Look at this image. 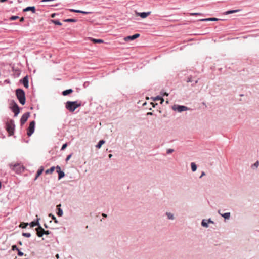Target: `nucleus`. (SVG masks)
<instances>
[{
	"label": "nucleus",
	"mask_w": 259,
	"mask_h": 259,
	"mask_svg": "<svg viewBox=\"0 0 259 259\" xmlns=\"http://www.w3.org/2000/svg\"><path fill=\"white\" fill-rule=\"evenodd\" d=\"M6 129L10 135H12L14 133L15 129L14 121L13 120H10L6 123Z\"/></svg>",
	"instance_id": "20e7f679"
},
{
	"label": "nucleus",
	"mask_w": 259,
	"mask_h": 259,
	"mask_svg": "<svg viewBox=\"0 0 259 259\" xmlns=\"http://www.w3.org/2000/svg\"><path fill=\"white\" fill-rule=\"evenodd\" d=\"M219 19L216 18H204L200 19V21H218Z\"/></svg>",
	"instance_id": "4468645a"
},
{
	"label": "nucleus",
	"mask_w": 259,
	"mask_h": 259,
	"mask_svg": "<svg viewBox=\"0 0 259 259\" xmlns=\"http://www.w3.org/2000/svg\"><path fill=\"white\" fill-rule=\"evenodd\" d=\"M139 36H140V34L138 33H136V34H134L133 35L128 36L127 37H125L124 38V39L126 41H131V40H133L138 38Z\"/></svg>",
	"instance_id": "6e6552de"
},
{
	"label": "nucleus",
	"mask_w": 259,
	"mask_h": 259,
	"mask_svg": "<svg viewBox=\"0 0 259 259\" xmlns=\"http://www.w3.org/2000/svg\"><path fill=\"white\" fill-rule=\"evenodd\" d=\"M24 18L23 17H21V18L20 19V21L21 22H23V21H24Z\"/></svg>",
	"instance_id": "3c124183"
},
{
	"label": "nucleus",
	"mask_w": 259,
	"mask_h": 259,
	"mask_svg": "<svg viewBox=\"0 0 259 259\" xmlns=\"http://www.w3.org/2000/svg\"><path fill=\"white\" fill-rule=\"evenodd\" d=\"M19 167L20 165L19 164H15L14 165H13V170H15V169L17 168V167Z\"/></svg>",
	"instance_id": "c03bdc74"
},
{
	"label": "nucleus",
	"mask_w": 259,
	"mask_h": 259,
	"mask_svg": "<svg viewBox=\"0 0 259 259\" xmlns=\"http://www.w3.org/2000/svg\"><path fill=\"white\" fill-rule=\"evenodd\" d=\"M22 236L26 237H30L31 236V234L30 233H23Z\"/></svg>",
	"instance_id": "f704fd0d"
},
{
	"label": "nucleus",
	"mask_w": 259,
	"mask_h": 259,
	"mask_svg": "<svg viewBox=\"0 0 259 259\" xmlns=\"http://www.w3.org/2000/svg\"><path fill=\"white\" fill-rule=\"evenodd\" d=\"M165 215L167 216V218L170 220H174L175 219V217L173 213L169 212H166L165 213Z\"/></svg>",
	"instance_id": "dca6fc26"
},
{
	"label": "nucleus",
	"mask_w": 259,
	"mask_h": 259,
	"mask_svg": "<svg viewBox=\"0 0 259 259\" xmlns=\"http://www.w3.org/2000/svg\"><path fill=\"white\" fill-rule=\"evenodd\" d=\"M44 170V168L41 167H40V168H39L37 171V174L36 175V177H35V180L37 179V178L42 174V171Z\"/></svg>",
	"instance_id": "4be33fe9"
},
{
	"label": "nucleus",
	"mask_w": 259,
	"mask_h": 259,
	"mask_svg": "<svg viewBox=\"0 0 259 259\" xmlns=\"http://www.w3.org/2000/svg\"><path fill=\"white\" fill-rule=\"evenodd\" d=\"M259 165V162L258 161H256L254 164H253V166H255V167H258Z\"/></svg>",
	"instance_id": "a18cd8bd"
},
{
	"label": "nucleus",
	"mask_w": 259,
	"mask_h": 259,
	"mask_svg": "<svg viewBox=\"0 0 259 259\" xmlns=\"http://www.w3.org/2000/svg\"><path fill=\"white\" fill-rule=\"evenodd\" d=\"M29 11H31L32 13H34L35 12V7L34 6H29L23 9L24 12H27Z\"/></svg>",
	"instance_id": "f8f14e48"
},
{
	"label": "nucleus",
	"mask_w": 259,
	"mask_h": 259,
	"mask_svg": "<svg viewBox=\"0 0 259 259\" xmlns=\"http://www.w3.org/2000/svg\"><path fill=\"white\" fill-rule=\"evenodd\" d=\"M28 224H29V223H22L20 224V227L21 228H25L28 225Z\"/></svg>",
	"instance_id": "72a5a7b5"
},
{
	"label": "nucleus",
	"mask_w": 259,
	"mask_h": 259,
	"mask_svg": "<svg viewBox=\"0 0 259 259\" xmlns=\"http://www.w3.org/2000/svg\"><path fill=\"white\" fill-rule=\"evenodd\" d=\"M191 166L192 171H195L197 169V165L194 162H192L191 163Z\"/></svg>",
	"instance_id": "bb28decb"
},
{
	"label": "nucleus",
	"mask_w": 259,
	"mask_h": 259,
	"mask_svg": "<svg viewBox=\"0 0 259 259\" xmlns=\"http://www.w3.org/2000/svg\"><path fill=\"white\" fill-rule=\"evenodd\" d=\"M44 226L46 228H48V226L46 224H45Z\"/></svg>",
	"instance_id": "bf43d9fd"
},
{
	"label": "nucleus",
	"mask_w": 259,
	"mask_h": 259,
	"mask_svg": "<svg viewBox=\"0 0 259 259\" xmlns=\"http://www.w3.org/2000/svg\"><path fill=\"white\" fill-rule=\"evenodd\" d=\"M18 244H20V245H22V242H21V241H20L18 242Z\"/></svg>",
	"instance_id": "6e6d98bb"
},
{
	"label": "nucleus",
	"mask_w": 259,
	"mask_h": 259,
	"mask_svg": "<svg viewBox=\"0 0 259 259\" xmlns=\"http://www.w3.org/2000/svg\"><path fill=\"white\" fill-rule=\"evenodd\" d=\"M218 213L220 214L222 217L224 218L225 219H229L230 217V212H226L224 214H222L220 212V210L218 211Z\"/></svg>",
	"instance_id": "ddd939ff"
},
{
	"label": "nucleus",
	"mask_w": 259,
	"mask_h": 259,
	"mask_svg": "<svg viewBox=\"0 0 259 259\" xmlns=\"http://www.w3.org/2000/svg\"><path fill=\"white\" fill-rule=\"evenodd\" d=\"M36 231H37V235L38 237H41L43 236V231H42V230H40V229H39V227L36 228Z\"/></svg>",
	"instance_id": "412c9836"
},
{
	"label": "nucleus",
	"mask_w": 259,
	"mask_h": 259,
	"mask_svg": "<svg viewBox=\"0 0 259 259\" xmlns=\"http://www.w3.org/2000/svg\"><path fill=\"white\" fill-rule=\"evenodd\" d=\"M207 222L208 223H211V224H214V222L213 221H212L210 218L208 219V220H207Z\"/></svg>",
	"instance_id": "37998d69"
},
{
	"label": "nucleus",
	"mask_w": 259,
	"mask_h": 259,
	"mask_svg": "<svg viewBox=\"0 0 259 259\" xmlns=\"http://www.w3.org/2000/svg\"><path fill=\"white\" fill-rule=\"evenodd\" d=\"M72 154H70L68 155L67 156V157L66 158V159H65V160H66V162H67V161H68L70 159V158H71V156H72Z\"/></svg>",
	"instance_id": "a19ab883"
},
{
	"label": "nucleus",
	"mask_w": 259,
	"mask_h": 259,
	"mask_svg": "<svg viewBox=\"0 0 259 259\" xmlns=\"http://www.w3.org/2000/svg\"><path fill=\"white\" fill-rule=\"evenodd\" d=\"M105 141L103 140L99 141L97 145H96V148L99 149L101 147L102 145L104 144Z\"/></svg>",
	"instance_id": "5701e85b"
},
{
	"label": "nucleus",
	"mask_w": 259,
	"mask_h": 259,
	"mask_svg": "<svg viewBox=\"0 0 259 259\" xmlns=\"http://www.w3.org/2000/svg\"><path fill=\"white\" fill-rule=\"evenodd\" d=\"M69 10H70V11H71V12L77 13V10H75V9H70Z\"/></svg>",
	"instance_id": "49530a36"
},
{
	"label": "nucleus",
	"mask_w": 259,
	"mask_h": 259,
	"mask_svg": "<svg viewBox=\"0 0 259 259\" xmlns=\"http://www.w3.org/2000/svg\"><path fill=\"white\" fill-rule=\"evenodd\" d=\"M10 106V109L14 113V116H17L20 112V109L17 104L14 100H12Z\"/></svg>",
	"instance_id": "7ed1b4c3"
},
{
	"label": "nucleus",
	"mask_w": 259,
	"mask_h": 259,
	"mask_svg": "<svg viewBox=\"0 0 259 259\" xmlns=\"http://www.w3.org/2000/svg\"><path fill=\"white\" fill-rule=\"evenodd\" d=\"M81 104L80 102H78V101H67L65 103V108L67 110H68L69 112H74L76 109L78 107L81 106Z\"/></svg>",
	"instance_id": "f257e3e1"
},
{
	"label": "nucleus",
	"mask_w": 259,
	"mask_h": 259,
	"mask_svg": "<svg viewBox=\"0 0 259 259\" xmlns=\"http://www.w3.org/2000/svg\"><path fill=\"white\" fill-rule=\"evenodd\" d=\"M201 14L199 13H190L191 16H195V15H201Z\"/></svg>",
	"instance_id": "79ce46f5"
},
{
	"label": "nucleus",
	"mask_w": 259,
	"mask_h": 259,
	"mask_svg": "<svg viewBox=\"0 0 259 259\" xmlns=\"http://www.w3.org/2000/svg\"><path fill=\"white\" fill-rule=\"evenodd\" d=\"M56 169H57V170H61V168L59 166V165H57L56 167Z\"/></svg>",
	"instance_id": "8fccbe9b"
},
{
	"label": "nucleus",
	"mask_w": 259,
	"mask_h": 259,
	"mask_svg": "<svg viewBox=\"0 0 259 259\" xmlns=\"http://www.w3.org/2000/svg\"><path fill=\"white\" fill-rule=\"evenodd\" d=\"M154 100H161V103H162L164 101V99L162 98V97H160L159 96L155 97Z\"/></svg>",
	"instance_id": "2f4dec72"
},
{
	"label": "nucleus",
	"mask_w": 259,
	"mask_h": 259,
	"mask_svg": "<svg viewBox=\"0 0 259 259\" xmlns=\"http://www.w3.org/2000/svg\"><path fill=\"white\" fill-rule=\"evenodd\" d=\"M51 22L55 25H62V23L58 20L52 19Z\"/></svg>",
	"instance_id": "393cba45"
},
{
	"label": "nucleus",
	"mask_w": 259,
	"mask_h": 259,
	"mask_svg": "<svg viewBox=\"0 0 259 259\" xmlns=\"http://www.w3.org/2000/svg\"><path fill=\"white\" fill-rule=\"evenodd\" d=\"M39 229H40V230H42V231H43V233H44V234H46V235H49L50 234V232L48 230H47V231H45L42 227L41 226V227H39Z\"/></svg>",
	"instance_id": "c756f323"
},
{
	"label": "nucleus",
	"mask_w": 259,
	"mask_h": 259,
	"mask_svg": "<svg viewBox=\"0 0 259 259\" xmlns=\"http://www.w3.org/2000/svg\"><path fill=\"white\" fill-rule=\"evenodd\" d=\"M72 92H73V90L71 89H69L63 91L62 92V95L63 96H67V95H69V94L72 93Z\"/></svg>",
	"instance_id": "a211bd4d"
},
{
	"label": "nucleus",
	"mask_w": 259,
	"mask_h": 259,
	"mask_svg": "<svg viewBox=\"0 0 259 259\" xmlns=\"http://www.w3.org/2000/svg\"><path fill=\"white\" fill-rule=\"evenodd\" d=\"M63 21L65 22H76L77 21V20L75 19L69 18L64 19Z\"/></svg>",
	"instance_id": "cd10ccee"
},
{
	"label": "nucleus",
	"mask_w": 259,
	"mask_h": 259,
	"mask_svg": "<svg viewBox=\"0 0 259 259\" xmlns=\"http://www.w3.org/2000/svg\"><path fill=\"white\" fill-rule=\"evenodd\" d=\"M102 215L104 218H106L107 217V214L105 213H102Z\"/></svg>",
	"instance_id": "603ef678"
},
{
	"label": "nucleus",
	"mask_w": 259,
	"mask_h": 259,
	"mask_svg": "<svg viewBox=\"0 0 259 259\" xmlns=\"http://www.w3.org/2000/svg\"><path fill=\"white\" fill-rule=\"evenodd\" d=\"M67 146V144L66 143L64 144L61 148V150H64L66 148Z\"/></svg>",
	"instance_id": "58836bf2"
},
{
	"label": "nucleus",
	"mask_w": 259,
	"mask_h": 259,
	"mask_svg": "<svg viewBox=\"0 0 259 259\" xmlns=\"http://www.w3.org/2000/svg\"><path fill=\"white\" fill-rule=\"evenodd\" d=\"M77 13H82V14H88L91 13V12H87V11H81V10H77Z\"/></svg>",
	"instance_id": "473e14b6"
},
{
	"label": "nucleus",
	"mask_w": 259,
	"mask_h": 259,
	"mask_svg": "<svg viewBox=\"0 0 259 259\" xmlns=\"http://www.w3.org/2000/svg\"><path fill=\"white\" fill-rule=\"evenodd\" d=\"M112 154H109V158H111V157H112Z\"/></svg>",
	"instance_id": "13d9d810"
},
{
	"label": "nucleus",
	"mask_w": 259,
	"mask_h": 259,
	"mask_svg": "<svg viewBox=\"0 0 259 259\" xmlns=\"http://www.w3.org/2000/svg\"><path fill=\"white\" fill-rule=\"evenodd\" d=\"M198 81V80H196L194 81L192 79V77L191 76L187 78V82H194V83L192 84V85H193V86L195 85L196 83H197Z\"/></svg>",
	"instance_id": "f3484780"
},
{
	"label": "nucleus",
	"mask_w": 259,
	"mask_h": 259,
	"mask_svg": "<svg viewBox=\"0 0 259 259\" xmlns=\"http://www.w3.org/2000/svg\"><path fill=\"white\" fill-rule=\"evenodd\" d=\"M147 114L148 115H152L153 113L152 112H148Z\"/></svg>",
	"instance_id": "864d4df0"
},
{
	"label": "nucleus",
	"mask_w": 259,
	"mask_h": 259,
	"mask_svg": "<svg viewBox=\"0 0 259 259\" xmlns=\"http://www.w3.org/2000/svg\"><path fill=\"white\" fill-rule=\"evenodd\" d=\"M172 109L174 111H177L179 112H182L188 110V108L184 105H174L172 107Z\"/></svg>",
	"instance_id": "39448f33"
},
{
	"label": "nucleus",
	"mask_w": 259,
	"mask_h": 259,
	"mask_svg": "<svg viewBox=\"0 0 259 259\" xmlns=\"http://www.w3.org/2000/svg\"><path fill=\"white\" fill-rule=\"evenodd\" d=\"M63 212L62 209L61 208H59L58 209V212L57 213V215L59 217H61L63 215Z\"/></svg>",
	"instance_id": "7c9ffc66"
},
{
	"label": "nucleus",
	"mask_w": 259,
	"mask_h": 259,
	"mask_svg": "<svg viewBox=\"0 0 259 259\" xmlns=\"http://www.w3.org/2000/svg\"><path fill=\"white\" fill-rule=\"evenodd\" d=\"M40 218H37L36 222L34 221H33V222H31V223H29L28 225H29L31 227H33L35 226H38V227L39 228V227H41L40 223L39 222V221L40 220Z\"/></svg>",
	"instance_id": "9d476101"
},
{
	"label": "nucleus",
	"mask_w": 259,
	"mask_h": 259,
	"mask_svg": "<svg viewBox=\"0 0 259 259\" xmlns=\"http://www.w3.org/2000/svg\"><path fill=\"white\" fill-rule=\"evenodd\" d=\"M56 257L57 259H58V258H59V255L58 254H57L56 255Z\"/></svg>",
	"instance_id": "5fc2aeb1"
},
{
	"label": "nucleus",
	"mask_w": 259,
	"mask_h": 259,
	"mask_svg": "<svg viewBox=\"0 0 259 259\" xmlns=\"http://www.w3.org/2000/svg\"><path fill=\"white\" fill-rule=\"evenodd\" d=\"M55 16H56V14L55 13H53V14H51V17L52 18H54L55 17Z\"/></svg>",
	"instance_id": "09e8293b"
},
{
	"label": "nucleus",
	"mask_w": 259,
	"mask_h": 259,
	"mask_svg": "<svg viewBox=\"0 0 259 259\" xmlns=\"http://www.w3.org/2000/svg\"><path fill=\"white\" fill-rule=\"evenodd\" d=\"M91 40L94 43H103L104 42L103 40L101 39L92 38Z\"/></svg>",
	"instance_id": "b1692460"
},
{
	"label": "nucleus",
	"mask_w": 259,
	"mask_h": 259,
	"mask_svg": "<svg viewBox=\"0 0 259 259\" xmlns=\"http://www.w3.org/2000/svg\"><path fill=\"white\" fill-rule=\"evenodd\" d=\"M18 251V255L20 256H22L23 255H24V253L23 252H22V251H21L19 249L17 251Z\"/></svg>",
	"instance_id": "ea45409f"
},
{
	"label": "nucleus",
	"mask_w": 259,
	"mask_h": 259,
	"mask_svg": "<svg viewBox=\"0 0 259 259\" xmlns=\"http://www.w3.org/2000/svg\"><path fill=\"white\" fill-rule=\"evenodd\" d=\"M240 11V10L239 9L233 10H229V11H227L225 12L224 13V14L225 15H229V14H233V13H236V12H239Z\"/></svg>",
	"instance_id": "6ab92c4d"
},
{
	"label": "nucleus",
	"mask_w": 259,
	"mask_h": 259,
	"mask_svg": "<svg viewBox=\"0 0 259 259\" xmlns=\"http://www.w3.org/2000/svg\"><path fill=\"white\" fill-rule=\"evenodd\" d=\"M21 82L24 85V86L28 88L29 87V81H28V76L27 75L25 76L22 80H21Z\"/></svg>",
	"instance_id": "1a4fd4ad"
},
{
	"label": "nucleus",
	"mask_w": 259,
	"mask_h": 259,
	"mask_svg": "<svg viewBox=\"0 0 259 259\" xmlns=\"http://www.w3.org/2000/svg\"><path fill=\"white\" fill-rule=\"evenodd\" d=\"M165 95L167 96L168 95V94H167L166 93H165Z\"/></svg>",
	"instance_id": "680f3d73"
},
{
	"label": "nucleus",
	"mask_w": 259,
	"mask_h": 259,
	"mask_svg": "<svg viewBox=\"0 0 259 259\" xmlns=\"http://www.w3.org/2000/svg\"><path fill=\"white\" fill-rule=\"evenodd\" d=\"M35 122L34 121H32L30 123L27 133L28 136H31L32 134L34 133L35 129Z\"/></svg>",
	"instance_id": "423d86ee"
},
{
	"label": "nucleus",
	"mask_w": 259,
	"mask_h": 259,
	"mask_svg": "<svg viewBox=\"0 0 259 259\" xmlns=\"http://www.w3.org/2000/svg\"><path fill=\"white\" fill-rule=\"evenodd\" d=\"M12 250L13 251H14V250L18 251L19 250V248L17 247V246L16 245H13L12 246Z\"/></svg>",
	"instance_id": "4c0bfd02"
},
{
	"label": "nucleus",
	"mask_w": 259,
	"mask_h": 259,
	"mask_svg": "<svg viewBox=\"0 0 259 259\" xmlns=\"http://www.w3.org/2000/svg\"><path fill=\"white\" fill-rule=\"evenodd\" d=\"M1 186H2V184H1V182H0V188H1Z\"/></svg>",
	"instance_id": "052dcab7"
},
{
	"label": "nucleus",
	"mask_w": 259,
	"mask_h": 259,
	"mask_svg": "<svg viewBox=\"0 0 259 259\" xmlns=\"http://www.w3.org/2000/svg\"><path fill=\"white\" fill-rule=\"evenodd\" d=\"M55 169V166H52L50 169H48L46 170V174H51L52 173Z\"/></svg>",
	"instance_id": "a878e982"
},
{
	"label": "nucleus",
	"mask_w": 259,
	"mask_h": 259,
	"mask_svg": "<svg viewBox=\"0 0 259 259\" xmlns=\"http://www.w3.org/2000/svg\"><path fill=\"white\" fill-rule=\"evenodd\" d=\"M7 0H0V2H5L7 1Z\"/></svg>",
	"instance_id": "4d7b16f0"
},
{
	"label": "nucleus",
	"mask_w": 259,
	"mask_h": 259,
	"mask_svg": "<svg viewBox=\"0 0 259 259\" xmlns=\"http://www.w3.org/2000/svg\"><path fill=\"white\" fill-rule=\"evenodd\" d=\"M57 172L58 174V180H60L65 176L64 172L61 170H57Z\"/></svg>",
	"instance_id": "2eb2a0df"
},
{
	"label": "nucleus",
	"mask_w": 259,
	"mask_h": 259,
	"mask_svg": "<svg viewBox=\"0 0 259 259\" xmlns=\"http://www.w3.org/2000/svg\"><path fill=\"white\" fill-rule=\"evenodd\" d=\"M19 18V17L17 16H12L10 18V20H15Z\"/></svg>",
	"instance_id": "c9c22d12"
},
{
	"label": "nucleus",
	"mask_w": 259,
	"mask_h": 259,
	"mask_svg": "<svg viewBox=\"0 0 259 259\" xmlns=\"http://www.w3.org/2000/svg\"><path fill=\"white\" fill-rule=\"evenodd\" d=\"M174 151V149H168L166 151V153L167 154H170Z\"/></svg>",
	"instance_id": "e433bc0d"
},
{
	"label": "nucleus",
	"mask_w": 259,
	"mask_h": 259,
	"mask_svg": "<svg viewBox=\"0 0 259 259\" xmlns=\"http://www.w3.org/2000/svg\"><path fill=\"white\" fill-rule=\"evenodd\" d=\"M201 226L204 227H205V228H208V223L207 222V220L206 219H203L202 222H201Z\"/></svg>",
	"instance_id": "aec40b11"
},
{
	"label": "nucleus",
	"mask_w": 259,
	"mask_h": 259,
	"mask_svg": "<svg viewBox=\"0 0 259 259\" xmlns=\"http://www.w3.org/2000/svg\"><path fill=\"white\" fill-rule=\"evenodd\" d=\"M49 217H51L52 219L54 221L55 223H58V220L56 219V218L53 214H52V213H50L49 214Z\"/></svg>",
	"instance_id": "c85d7f7f"
},
{
	"label": "nucleus",
	"mask_w": 259,
	"mask_h": 259,
	"mask_svg": "<svg viewBox=\"0 0 259 259\" xmlns=\"http://www.w3.org/2000/svg\"><path fill=\"white\" fill-rule=\"evenodd\" d=\"M16 95L19 102L22 105H24L26 102L25 94L21 89H18L16 90Z\"/></svg>",
	"instance_id": "f03ea898"
},
{
	"label": "nucleus",
	"mask_w": 259,
	"mask_h": 259,
	"mask_svg": "<svg viewBox=\"0 0 259 259\" xmlns=\"http://www.w3.org/2000/svg\"><path fill=\"white\" fill-rule=\"evenodd\" d=\"M30 116V113L29 112H26L24 113L21 117L20 119V123L21 125H23L27 120L28 118Z\"/></svg>",
	"instance_id": "0eeeda50"
},
{
	"label": "nucleus",
	"mask_w": 259,
	"mask_h": 259,
	"mask_svg": "<svg viewBox=\"0 0 259 259\" xmlns=\"http://www.w3.org/2000/svg\"><path fill=\"white\" fill-rule=\"evenodd\" d=\"M151 12H142V13H137V15L140 16L142 18H145L147 17L150 14Z\"/></svg>",
	"instance_id": "9b49d317"
},
{
	"label": "nucleus",
	"mask_w": 259,
	"mask_h": 259,
	"mask_svg": "<svg viewBox=\"0 0 259 259\" xmlns=\"http://www.w3.org/2000/svg\"><path fill=\"white\" fill-rule=\"evenodd\" d=\"M205 172L203 171L202 172V174L201 175V176H200V178H201L203 176H205Z\"/></svg>",
	"instance_id": "de8ad7c7"
}]
</instances>
